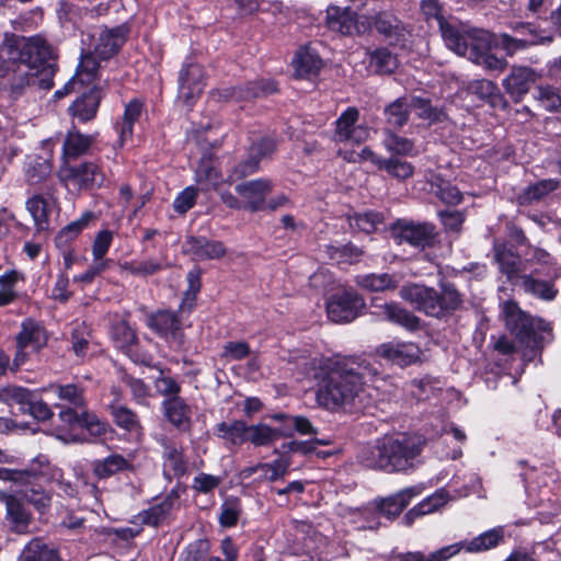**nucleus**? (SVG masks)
<instances>
[{
  "label": "nucleus",
  "instance_id": "1",
  "mask_svg": "<svg viewBox=\"0 0 561 561\" xmlns=\"http://www.w3.org/2000/svg\"><path fill=\"white\" fill-rule=\"evenodd\" d=\"M57 56L42 36L5 33L0 45V77L13 72L11 92L21 95L26 87L49 91L58 71Z\"/></svg>",
  "mask_w": 561,
  "mask_h": 561
},
{
  "label": "nucleus",
  "instance_id": "2",
  "mask_svg": "<svg viewBox=\"0 0 561 561\" xmlns=\"http://www.w3.org/2000/svg\"><path fill=\"white\" fill-rule=\"evenodd\" d=\"M348 358H327L316 374V400L331 412L364 413L365 378Z\"/></svg>",
  "mask_w": 561,
  "mask_h": 561
},
{
  "label": "nucleus",
  "instance_id": "3",
  "mask_svg": "<svg viewBox=\"0 0 561 561\" xmlns=\"http://www.w3.org/2000/svg\"><path fill=\"white\" fill-rule=\"evenodd\" d=\"M426 444L427 438L415 432L386 435L360 446L356 462L364 469L408 474L417 468Z\"/></svg>",
  "mask_w": 561,
  "mask_h": 561
},
{
  "label": "nucleus",
  "instance_id": "4",
  "mask_svg": "<svg viewBox=\"0 0 561 561\" xmlns=\"http://www.w3.org/2000/svg\"><path fill=\"white\" fill-rule=\"evenodd\" d=\"M401 297L415 310L438 320L448 319L463 308L465 295L449 280H440L438 289L423 284L404 286Z\"/></svg>",
  "mask_w": 561,
  "mask_h": 561
},
{
  "label": "nucleus",
  "instance_id": "5",
  "mask_svg": "<svg viewBox=\"0 0 561 561\" xmlns=\"http://www.w3.org/2000/svg\"><path fill=\"white\" fill-rule=\"evenodd\" d=\"M193 312L181 309L159 308L146 316V327L171 350L181 352L186 346L184 319Z\"/></svg>",
  "mask_w": 561,
  "mask_h": 561
},
{
  "label": "nucleus",
  "instance_id": "6",
  "mask_svg": "<svg viewBox=\"0 0 561 561\" xmlns=\"http://www.w3.org/2000/svg\"><path fill=\"white\" fill-rule=\"evenodd\" d=\"M0 403L5 404L13 416L30 415L34 421L45 422L54 415L48 404L34 391L21 386L0 387Z\"/></svg>",
  "mask_w": 561,
  "mask_h": 561
},
{
  "label": "nucleus",
  "instance_id": "7",
  "mask_svg": "<svg viewBox=\"0 0 561 561\" xmlns=\"http://www.w3.org/2000/svg\"><path fill=\"white\" fill-rule=\"evenodd\" d=\"M47 343L48 334L45 327L33 318H25L14 336L15 353L11 371H19L28 362L31 355L41 353Z\"/></svg>",
  "mask_w": 561,
  "mask_h": 561
},
{
  "label": "nucleus",
  "instance_id": "8",
  "mask_svg": "<svg viewBox=\"0 0 561 561\" xmlns=\"http://www.w3.org/2000/svg\"><path fill=\"white\" fill-rule=\"evenodd\" d=\"M389 231L398 244L407 243L419 250L434 248L439 237L434 224L408 218L396 219L389 226Z\"/></svg>",
  "mask_w": 561,
  "mask_h": 561
},
{
  "label": "nucleus",
  "instance_id": "9",
  "mask_svg": "<svg viewBox=\"0 0 561 561\" xmlns=\"http://www.w3.org/2000/svg\"><path fill=\"white\" fill-rule=\"evenodd\" d=\"M365 298L354 288H344L331 294L325 300L328 318L334 323H350L364 314Z\"/></svg>",
  "mask_w": 561,
  "mask_h": 561
},
{
  "label": "nucleus",
  "instance_id": "10",
  "mask_svg": "<svg viewBox=\"0 0 561 561\" xmlns=\"http://www.w3.org/2000/svg\"><path fill=\"white\" fill-rule=\"evenodd\" d=\"M114 346L133 363L150 367L152 355L140 345L137 329L127 319L114 322L110 329Z\"/></svg>",
  "mask_w": 561,
  "mask_h": 561
},
{
  "label": "nucleus",
  "instance_id": "11",
  "mask_svg": "<svg viewBox=\"0 0 561 561\" xmlns=\"http://www.w3.org/2000/svg\"><path fill=\"white\" fill-rule=\"evenodd\" d=\"M60 179L79 191H96L105 182V173L102 167L95 161H81L61 164L59 169Z\"/></svg>",
  "mask_w": 561,
  "mask_h": 561
},
{
  "label": "nucleus",
  "instance_id": "12",
  "mask_svg": "<svg viewBox=\"0 0 561 561\" xmlns=\"http://www.w3.org/2000/svg\"><path fill=\"white\" fill-rule=\"evenodd\" d=\"M178 83L180 98L187 107H193L207 85L204 66L186 59L179 71Z\"/></svg>",
  "mask_w": 561,
  "mask_h": 561
},
{
  "label": "nucleus",
  "instance_id": "13",
  "mask_svg": "<svg viewBox=\"0 0 561 561\" xmlns=\"http://www.w3.org/2000/svg\"><path fill=\"white\" fill-rule=\"evenodd\" d=\"M105 94V88L101 84L85 87L67 108L72 122L87 124L94 121Z\"/></svg>",
  "mask_w": 561,
  "mask_h": 561
},
{
  "label": "nucleus",
  "instance_id": "14",
  "mask_svg": "<svg viewBox=\"0 0 561 561\" xmlns=\"http://www.w3.org/2000/svg\"><path fill=\"white\" fill-rule=\"evenodd\" d=\"M553 340L552 322L528 313V365L542 364V352Z\"/></svg>",
  "mask_w": 561,
  "mask_h": 561
},
{
  "label": "nucleus",
  "instance_id": "15",
  "mask_svg": "<svg viewBox=\"0 0 561 561\" xmlns=\"http://www.w3.org/2000/svg\"><path fill=\"white\" fill-rule=\"evenodd\" d=\"M373 25L379 38L393 48H404L408 42V31L404 23L389 11L373 14Z\"/></svg>",
  "mask_w": 561,
  "mask_h": 561
},
{
  "label": "nucleus",
  "instance_id": "16",
  "mask_svg": "<svg viewBox=\"0 0 561 561\" xmlns=\"http://www.w3.org/2000/svg\"><path fill=\"white\" fill-rule=\"evenodd\" d=\"M131 27L128 23H122L114 27H104L96 38L93 55L99 60H110L119 54L128 41Z\"/></svg>",
  "mask_w": 561,
  "mask_h": 561
},
{
  "label": "nucleus",
  "instance_id": "17",
  "mask_svg": "<svg viewBox=\"0 0 561 561\" xmlns=\"http://www.w3.org/2000/svg\"><path fill=\"white\" fill-rule=\"evenodd\" d=\"M370 313L411 332L417 331L421 328V319L394 301L381 302L380 298H373L370 301Z\"/></svg>",
  "mask_w": 561,
  "mask_h": 561
},
{
  "label": "nucleus",
  "instance_id": "18",
  "mask_svg": "<svg viewBox=\"0 0 561 561\" xmlns=\"http://www.w3.org/2000/svg\"><path fill=\"white\" fill-rule=\"evenodd\" d=\"M160 412L163 420L181 434H190L193 427V407L183 397L162 399Z\"/></svg>",
  "mask_w": 561,
  "mask_h": 561
},
{
  "label": "nucleus",
  "instance_id": "19",
  "mask_svg": "<svg viewBox=\"0 0 561 561\" xmlns=\"http://www.w3.org/2000/svg\"><path fill=\"white\" fill-rule=\"evenodd\" d=\"M273 187L272 180L259 178L238 183L234 190L243 199V209L250 213H257L265 210V199L273 191Z\"/></svg>",
  "mask_w": 561,
  "mask_h": 561
},
{
  "label": "nucleus",
  "instance_id": "20",
  "mask_svg": "<svg viewBox=\"0 0 561 561\" xmlns=\"http://www.w3.org/2000/svg\"><path fill=\"white\" fill-rule=\"evenodd\" d=\"M0 503L5 506L4 519L11 531L26 534L32 523V514L24 499L0 491Z\"/></svg>",
  "mask_w": 561,
  "mask_h": 561
},
{
  "label": "nucleus",
  "instance_id": "21",
  "mask_svg": "<svg viewBox=\"0 0 561 561\" xmlns=\"http://www.w3.org/2000/svg\"><path fill=\"white\" fill-rule=\"evenodd\" d=\"M219 157L211 151L203 152L195 169V181L202 192L218 191L226 183Z\"/></svg>",
  "mask_w": 561,
  "mask_h": 561
},
{
  "label": "nucleus",
  "instance_id": "22",
  "mask_svg": "<svg viewBox=\"0 0 561 561\" xmlns=\"http://www.w3.org/2000/svg\"><path fill=\"white\" fill-rule=\"evenodd\" d=\"M493 253L501 273L504 274L510 282H514L520 277L523 261L516 244L512 241L494 239Z\"/></svg>",
  "mask_w": 561,
  "mask_h": 561
},
{
  "label": "nucleus",
  "instance_id": "23",
  "mask_svg": "<svg viewBox=\"0 0 561 561\" xmlns=\"http://www.w3.org/2000/svg\"><path fill=\"white\" fill-rule=\"evenodd\" d=\"M376 354L393 365L407 367L420 359L421 351L415 343L393 340L380 344Z\"/></svg>",
  "mask_w": 561,
  "mask_h": 561
},
{
  "label": "nucleus",
  "instance_id": "24",
  "mask_svg": "<svg viewBox=\"0 0 561 561\" xmlns=\"http://www.w3.org/2000/svg\"><path fill=\"white\" fill-rule=\"evenodd\" d=\"M183 252L198 261L219 260L227 254V248L222 241L210 240L205 236H187Z\"/></svg>",
  "mask_w": 561,
  "mask_h": 561
},
{
  "label": "nucleus",
  "instance_id": "25",
  "mask_svg": "<svg viewBox=\"0 0 561 561\" xmlns=\"http://www.w3.org/2000/svg\"><path fill=\"white\" fill-rule=\"evenodd\" d=\"M178 499V493L175 491H171L159 503L151 505L149 508L139 512L134 517L131 523H138L142 527L149 526L153 528H158L164 524H168Z\"/></svg>",
  "mask_w": 561,
  "mask_h": 561
},
{
  "label": "nucleus",
  "instance_id": "26",
  "mask_svg": "<svg viewBox=\"0 0 561 561\" xmlns=\"http://www.w3.org/2000/svg\"><path fill=\"white\" fill-rule=\"evenodd\" d=\"M420 494V490L410 486L398 491L387 497L375 499L379 507L381 517L389 522L397 519L401 513L409 506L411 501Z\"/></svg>",
  "mask_w": 561,
  "mask_h": 561
},
{
  "label": "nucleus",
  "instance_id": "27",
  "mask_svg": "<svg viewBox=\"0 0 561 561\" xmlns=\"http://www.w3.org/2000/svg\"><path fill=\"white\" fill-rule=\"evenodd\" d=\"M93 144L94 137L92 135L82 134L72 125L62 142V164L76 162L90 151Z\"/></svg>",
  "mask_w": 561,
  "mask_h": 561
},
{
  "label": "nucleus",
  "instance_id": "28",
  "mask_svg": "<svg viewBox=\"0 0 561 561\" xmlns=\"http://www.w3.org/2000/svg\"><path fill=\"white\" fill-rule=\"evenodd\" d=\"M92 474L98 481L107 480L115 474L133 471L134 467L123 455L114 453L91 462Z\"/></svg>",
  "mask_w": 561,
  "mask_h": 561
},
{
  "label": "nucleus",
  "instance_id": "29",
  "mask_svg": "<svg viewBox=\"0 0 561 561\" xmlns=\"http://www.w3.org/2000/svg\"><path fill=\"white\" fill-rule=\"evenodd\" d=\"M467 51L460 56L467 57L472 62H477L496 46V37L494 34L484 30H472L468 32L466 41Z\"/></svg>",
  "mask_w": 561,
  "mask_h": 561
},
{
  "label": "nucleus",
  "instance_id": "30",
  "mask_svg": "<svg viewBox=\"0 0 561 561\" xmlns=\"http://www.w3.org/2000/svg\"><path fill=\"white\" fill-rule=\"evenodd\" d=\"M325 25L329 30L342 35H353L356 26V13L350 8L329 5L325 15Z\"/></svg>",
  "mask_w": 561,
  "mask_h": 561
},
{
  "label": "nucleus",
  "instance_id": "31",
  "mask_svg": "<svg viewBox=\"0 0 561 561\" xmlns=\"http://www.w3.org/2000/svg\"><path fill=\"white\" fill-rule=\"evenodd\" d=\"M293 64L296 76L301 79H310L318 76L323 66L320 56L306 46L297 49Z\"/></svg>",
  "mask_w": 561,
  "mask_h": 561
},
{
  "label": "nucleus",
  "instance_id": "32",
  "mask_svg": "<svg viewBox=\"0 0 561 561\" xmlns=\"http://www.w3.org/2000/svg\"><path fill=\"white\" fill-rule=\"evenodd\" d=\"M347 221L353 230L365 234H373L379 230L380 226H385L386 218L382 211L366 209L350 214Z\"/></svg>",
  "mask_w": 561,
  "mask_h": 561
},
{
  "label": "nucleus",
  "instance_id": "33",
  "mask_svg": "<svg viewBox=\"0 0 561 561\" xmlns=\"http://www.w3.org/2000/svg\"><path fill=\"white\" fill-rule=\"evenodd\" d=\"M34 469L41 474V479L36 480L35 483L19 484L25 486L22 499H24L26 503L33 505L38 513L44 514L51 505V495L42 486V482L46 480V474L41 469Z\"/></svg>",
  "mask_w": 561,
  "mask_h": 561
},
{
  "label": "nucleus",
  "instance_id": "34",
  "mask_svg": "<svg viewBox=\"0 0 561 561\" xmlns=\"http://www.w3.org/2000/svg\"><path fill=\"white\" fill-rule=\"evenodd\" d=\"M92 211H84L80 218L62 227L56 234L54 242L58 250L73 249L72 243L94 218Z\"/></svg>",
  "mask_w": 561,
  "mask_h": 561
},
{
  "label": "nucleus",
  "instance_id": "35",
  "mask_svg": "<svg viewBox=\"0 0 561 561\" xmlns=\"http://www.w3.org/2000/svg\"><path fill=\"white\" fill-rule=\"evenodd\" d=\"M354 283L364 290L379 293L394 290L399 285V279L394 274L368 273L356 275Z\"/></svg>",
  "mask_w": 561,
  "mask_h": 561
},
{
  "label": "nucleus",
  "instance_id": "36",
  "mask_svg": "<svg viewBox=\"0 0 561 561\" xmlns=\"http://www.w3.org/2000/svg\"><path fill=\"white\" fill-rule=\"evenodd\" d=\"M505 327L520 343L526 341V311L522 310L515 300L508 299L503 304Z\"/></svg>",
  "mask_w": 561,
  "mask_h": 561
},
{
  "label": "nucleus",
  "instance_id": "37",
  "mask_svg": "<svg viewBox=\"0 0 561 561\" xmlns=\"http://www.w3.org/2000/svg\"><path fill=\"white\" fill-rule=\"evenodd\" d=\"M411 110L415 111L417 118L426 121L430 125L449 121L444 106H434L432 100L420 95H413L410 100Z\"/></svg>",
  "mask_w": 561,
  "mask_h": 561
},
{
  "label": "nucleus",
  "instance_id": "38",
  "mask_svg": "<svg viewBox=\"0 0 561 561\" xmlns=\"http://www.w3.org/2000/svg\"><path fill=\"white\" fill-rule=\"evenodd\" d=\"M145 110L146 104L144 100L139 98H134L125 104L122 122L117 127L119 140L122 144L126 138L133 137L134 126L140 119Z\"/></svg>",
  "mask_w": 561,
  "mask_h": 561
},
{
  "label": "nucleus",
  "instance_id": "39",
  "mask_svg": "<svg viewBox=\"0 0 561 561\" xmlns=\"http://www.w3.org/2000/svg\"><path fill=\"white\" fill-rule=\"evenodd\" d=\"M107 410L112 421L118 428L127 433H136L141 430L138 414L125 404L113 401L107 405Z\"/></svg>",
  "mask_w": 561,
  "mask_h": 561
},
{
  "label": "nucleus",
  "instance_id": "40",
  "mask_svg": "<svg viewBox=\"0 0 561 561\" xmlns=\"http://www.w3.org/2000/svg\"><path fill=\"white\" fill-rule=\"evenodd\" d=\"M461 548V543H453L433 551L427 556L422 551L398 552L392 554V561H448L459 553Z\"/></svg>",
  "mask_w": 561,
  "mask_h": 561
},
{
  "label": "nucleus",
  "instance_id": "41",
  "mask_svg": "<svg viewBox=\"0 0 561 561\" xmlns=\"http://www.w3.org/2000/svg\"><path fill=\"white\" fill-rule=\"evenodd\" d=\"M358 119L359 110L355 106L346 107L334 122L333 140L336 144L347 142L353 136L352 131H356Z\"/></svg>",
  "mask_w": 561,
  "mask_h": 561
},
{
  "label": "nucleus",
  "instance_id": "42",
  "mask_svg": "<svg viewBox=\"0 0 561 561\" xmlns=\"http://www.w3.org/2000/svg\"><path fill=\"white\" fill-rule=\"evenodd\" d=\"M249 427L250 425L242 420L220 422L216 425V435L231 445L241 446L248 443Z\"/></svg>",
  "mask_w": 561,
  "mask_h": 561
},
{
  "label": "nucleus",
  "instance_id": "43",
  "mask_svg": "<svg viewBox=\"0 0 561 561\" xmlns=\"http://www.w3.org/2000/svg\"><path fill=\"white\" fill-rule=\"evenodd\" d=\"M119 266L122 271L127 272L131 276L142 278L156 275L167 268V264H164L161 259L157 257L125 261Z\"/></svg>",
  "mask_w": 561,
  "mask_h": 561
},
{
  "label": "nucleus",
  "instance_id": "44",
  "mask_svg": "<svg viewBox=\"0 0 561 561\" xmlns=\"http://www.w3.org/2000/svg\"><path fill=\"white\" fill-rule=\"evenodd\" d=\"M21 561H61L57 549L39 538L32 539L22 550Z\"/></svg>",
  "mask_w": 561,
  "mask_h": 561
},
{
  "label": "nucleus",
  "instance_id": "45",
  "mask_svg": "<svg viewBox=\"0 0 561 561\" xmlns=\"http://www.w3.org/2000/svg\"><path fill=\"white\" fill-rule=\"evenodd\" d=\"M366 56L369 66L373 67L378 75H391L398 67L397 56L392 54L388 47L368 49Z\"/></svg>",
  "mask_w": 561,
  "mask_h": 561
},
{
  "label": "nucleus",
  "instance_id": "46",
  "mask_svg": "<svg viewBox=\"0 0 561 561\" xmlns=\"http://www.w3.org/2000/svg\"><path fill=\"white\" fill-rule=\"evenodd\" d=\"M25 207L33 218L36 230H47L50 217L48 201L42 194H34L26 199Z\"/></svg>",
  "mask_w": 561,
  "mask_h": 561
},
{
  "label": "nucleus",
  "instance_id": "47",
  "mask_svg": "<svg viewBox=\"0 0 561 561\" xmlns=\"http://www.w3.org/2000/svg\"><path fill=\"white\" fill-rule=\"evenodd\" d=\"M410 114L411 106L407 96L396 99L383 110L386 122L393 129H401L404 125H407L410 118Z\"/></svg>",
  "mask_w": 561,
  "mask_h": 561
},
{
  "label": "nucleus",
  "instance_id": "48",
  "mask_svg": "<svg viewBox=\"0 0 561 561\" xmlns=\"http://www.w3.org/2000/svg\"><path fill=\"white\" fill-rule=\"evenodd\" d=\"M202 274L201 267L195 266L190 270L186 275L187 288L182 295L181 309L194 312L197 308V299L202 289Z\"/></svg>",
  "mask_w": 561,
  "mask_h": 561
},
{
  "label": "nucleus",
  "instance_id": "49",
  "mask_svg": "<svg viewBox=\"0 0 561 561\" xmlns=\"http://www.w3.org/2000/svg\"><path fill=\"white\" fill-rule=\"evenodd\" d=\"M439 33L445 45L457 55L467 51L466 41L468 38V32L463 33L460 28L453 24L449 20L442 22L438 26Z\"/></svg>",
  "mask_w": 561,
  "mask_h": 561
},
{
  "label": "nucleus",
  "instance_id": "50",
  "mask_svg": "<svg viewBox=\"0 0 561 561\" xmlns=\"http://www.w3.org/2000/svg\"><path fill=\"white\" fill-rule=\"evenodd\" d=\"M504 541V530L501 527L486 530L465 543V549L470 553H478L497 547Z\"/></svg>",
  "mask_w": 561,
  "mask_h": 561
},
{
  "label": "nucleus",
  "instance_id": "51",
  "mask_svg": "<svg viewBox=\"0 0 561 561\" xmlns=\"http://www.w3.org/2000/svg\"><path fill=\"white\" fill-rule=\"evenodd\" d=\"M162 458L169 463L174 477L182 478L188 471V463L182 447H178L173 442L165 440L163 444Z\"/></svg>",
  "mask_w": 561,
  "mask_h": 561
},
{
  "label": "nucleus",
  "instance_id": "52",
  "mask_svg": "<svg viewBox=\"0 0 561 561\" xmlns=\"http://www.w3.org/2000/svg\"><path fill=\"white\" fill-rule=\"evenodd\" d=\"M432 188L444 204L456 206L463 199V195L458 186L451 181L444 179L440 174L433 178Z\"/></svg>",
  "mask_w": 561,
  "mask_h": 561
},
{
  "label": "nucleus",
  "instance_id": "53",
  "mask_svg": "<svg viewBox=\"0 0 561 561\" xmlns=\"http://www.w3.org/2000/svg\"><path fill=\"white\" fill-rule=\"evenodd\" d=\"M503 85L514 103L522 102L526 94V66L514 67Z\"/></svg>",
  "mask_w": 561,
  "mask_h": 561
},
{
  "label": "nucleus",
  "instance_id": "54",
  "mask_svg": "<svg viewBox=\"0 0 561 561\" xmlns=\"http://www.w3.org/2000/svg\"><path fill=\"white\" fill-rule=\"evenodd\" d=\"M242 502L238 496H227L220 505L218 523L224 528L236 527L242 514Z\"/></svg>",
  "mask_w": 561,
  "mask_h": 561
},
{
  "label": "nucleus",
  "instance_id": "55",
  "mask_svg": "<svg viewBox=\"0 0 561 561\" xmlns=\"http://www.w3.org/2000/svg\"><path fill=\"white\" fill-rule=\"evenodd\" d=\"M244 101L266 98L278 92L277 81L274 79H256L242 84Z\"/></svg>",
  "mask_w": 561,
  "mask_h": 561
},
{
  "label": "nucleus",
  "instance_id": "56",
  "mask_svg": "<svg viewBox=\"0 0 561 561\" xmlns=\"http://www.w3.org/2000/svg\"><path fill=\"white\" fill-rule=\"evenodd\" d=\"M261 164L257 159L247 152L245 157L227 171L226 183L232 184L259 172Z\"/></svg>",
  "mask_w": 561,
  "mask_h": 561
},
{
  "label": "nucleus",
  "instance_id": "57",
  "mask_svg": "<svg viewBox=\"0 0 561 561\" xmlns=\"http://www.w3.org/2000/svg\"><path fill=\"white\" fill-rule=\"evenodd\" d=\"M327 253L337 263L355 264L360 261L364 250L350 241L345 244L328 245Z\"/></svg>",
  "mask_w": 561,
  "mask_h": 561
},
{
  "label": "nucleus",
  "instance_id": "58",
  "mask_svg": "<svg viewBox=\"0 0 561 561\" xmlns=\"http://www.w3.org/2000/svg\"><path fill=\"white\" fill-rule=\"evenodd\" d=\"M277 147L278 141L276 137L265 135L253 139L249 144L247 151L257 159V162L261 164L262 160L271 158L277 151Z\"/></svg>",
  "mask_w": 561,
  "mask_h": 561
},
{
  "label": "nucleus",
  "instance_id": "59",
  "mask_svg": "<svg viewBox=\"0 0 561 561\" xmlns=\"http://www.w3.org/2000/svg\"><path fill=\"white\" fill-rule=\"evenodd\" d=\"M471 90L481 100L486 101L493 107L503 102V96L497 84L491 80H474L471 83Z\"/></svg>",
  "mask_w": 561,
  "mask_h": 561
},
{
  "label": "nucleus",
  "instance_id": "60",
  "mask_svg": "<svg viewBox=\"0 0 561 561\" xmlns=\"http://www.w3.org/2000/svg\"><path fill=\"white\" fill-rule=\"evenodd\" d=\"M353 515L363 522L362 528L369 530H378L381 526V514L376 500L368 502L366 505L356 507Z\"/></svg>",
  "mask_w": 561,
  "mask_h": 561
},
{
  "label": "nucleus",
  "instance_id": "61",
  "mask_svg": "<svg viewBox=\"0 0 561 561\" xmlns=\"http://www.w3.org/2000/svg\"><path fill=\"white\" fill-rule=\"evenodd\" d=\"M537 271H533L528 274V291L535 297L552 301L559 294L558 288L554 286L552 280H541L534 276Z\"/></svg>",
  "mask_w": 561,
  "mask_h": 561
},
{
  "label": "nucleus",
  "instance_id": "62",
  "mask_svg": "<svg viewBox=\"0 0 561 561\" xmlns=\"http://www.w3.org/2000/svg\"><path fill=\"white\" fill-rule=\"evenodd\" d=\"M275 442V431L270 425L265 423L250 425L248 443H251L254 447H268Z\"/></svg>",
  "mask_w": 561,
  "mask_h": 561
},
{
  "label": "nucleus",
  "instance_id": "63",
  "mask_svg": "<svg viewBox=\"0 0 561 561\" xmlns=\"http://www.w3.org/2000/svg\"><path fill=\"white\" fill-rule=\"evenodd\" d=\"M56 394L60 400L66 401L71 407L79 409L87 408L84 391L78 385H58L56 386Z\"/></svg>",
  "mask_w": 561,
  "mask_h": 561
},
{
  "label": "nucleus",
  "instance_id": "64",
  "mask_svg": "<svg viewBox=\"0 0 561 561\" xmlns=\"http://www.w3.org/2000/svg\"><path fill=\"white\" fill-rule=\"evenodd\" d=\"M209 550L208 539H196L183 549L179 561H206Z\"/></svg>",
  "mask_w": 561,
  "mask_h": 561
}]
</instances>
